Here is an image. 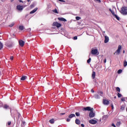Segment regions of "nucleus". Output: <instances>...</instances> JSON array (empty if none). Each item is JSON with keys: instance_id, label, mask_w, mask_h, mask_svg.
I'll use <instances>...</instances> for the list:
<instances>
[{"instance_id": "423d86ee", "label": "nucleus", "mask_w": 127, "mask_h": 127, "mask_svg": "<svg viewBox=\"0 0 127 127\" xmlns=\"http://www.w3.org/2000/svg\"><path fill=\"white\" fill-rule=\"evenodd\" d=\"M89 124H91V125H96V124H97L98 123V121H97L94 119H92L89 121Z\"/></svg>"}, {"instance_id": "603ef678", "label": "nucleus", "mask_w": 127, "mask_h": 127, "mask_svg": "<svg viewBox=\"0 0 127 127\" xmlns=\"http://www.w3.org/2000/svg\"><path fill=\"white\" fill-rule=\"evenodd\" d=\"M11 2H12L13 1V0H10Z\"/></svg>"}, {"instance_id": "1a4fd4ad", "label": "nucleus", "mask_w": 127, "mask_h": 127, "mask_svg": "<svg viewBox=\"0 0 127 127\" xmlns=\"http://www.w3.org/2000/svg\"><path fill=\"white\" fill-rule=\"evenodd\" d=\"M103 104L104 105H106L107 106H108V105H109V104H110V101H109L108 100L104 99L103 100Z\"/></svg>"}, {"instance_id": "393cba45", "label": "nucleus", "mask_w": 127, "mask_h": 127, "mask_svg": "<svg viewBox=\"0 0 127 127\" xmlns=\"http://www.w3.org/2000/svg\"><path fill=\"white\" fill-rule=\"evenodd\" d=\"M53 12H54L55 13H57V14L59 13V12L57 10V9H55L53 10Z\"/></svg>"}, {"instance_id": "5fc2aeb1", "label": "nucleus", "mask_w": 127, "mask_h": 127, "mask_svg": "<svg viewBox=\"0 0 127 127\" xmlns=\"http://www.w3.org/2000/svg\"><path fill=\"white\" fill-rule=\"evenodd\" d=\"M114 99H117V96H115Z\"/></svg>"}, {"instance_id": "a19ab883", "label": "nucleus", "mask_w": 127, "mask_h": 127, "mask_svg": "<svg viewBox=\"0 0 127 127\" xmlns=\"http://www.w3.org/2000/svg\"><path fill=\"white\" fill-rule=\"evenodd\" d=\"M11 124V122H8L7 123V125H8V126H10Z\"/></svg>"}, {"instance_id": "ea45409f", "label": "nucleus", "mask_w": 127, "mask_h": 127, "mask_svg": "<svg viewBox=\"0 0 127 127\" xmlns=\"http://www.w3.org/2000/svg\"><path fill=\"white\" fill-rule=\"evenodd\" d=\"M77 38H78L77 37V36H75V37H73L74 40H77Z\"/></svg>"}, {"instance_id": "39448f33", "label": "nucleus", "mask_w": 127, "mask_h": 127, "mask_svg": "<svg viewBox=\"0 0 127 127\" xmlns=\"http://www.w3.org/2000/svg\"><path fill=\"white\" fill-rule=\"evenodd\" d=\"M91 54H92V55H99V54H98V49H93L91 50Z\"/></svg>"}, {"instance_id": "a878e982", "label": "nucleus", "mask_w": 127, "mask_h": 127, "mask_svg": "<svg viewBox=\"0 0 127 127\" xmlns=\"http://www.w3.org/2000/svg\"><path fill=\"white\" fill-rule=\"evenodd\" d=\"M127 61H124V67H127Z\"/></svg>"}, {"instance_id": "864d4df0", "label": "nucleus", "mask_w": 127, "mask_h": 127, "mask_svg": "<svg viewBox=\"0 0 127 127\" xmlns=\"http://www.w3.org/2000/svg\"><path fill=\"white\" fill-rule=\"evenodd\" d=\"M28 30H29L30 31L31 30V29L30 28H29Z\"/></svg>"}, {"instance_id": "f3484780", "label": "nucleus", "mask_w": 127, "mask_h": 127, "mask_svg": "<svg viewBox=\"0 0 127 127\" xmlns=\"http://www.w3.org/2000/svg\"><path fill=\"white\" fill-rule=\"evenodd\" d=\"M92 79H95L96 77V72L93 71L92 74Z\"/></svg>"}, {"instance_id": "7c9ffc66", "label": "nucleus", "mask_w": 127, "mask_h": 127, "mask_svg": "<svg viewBox=\"0 0 127 127\" xmlns=\"http://www.w3.org/2000/svg\"><path fill=\"white\" fill-rule=\"evenodd\" d=\"M75 115L76 116V117H80V113L76 112L75 113Z\"/></svg>"}, {"instance_id": "4be33fe9", "label": "nucleus", "mask_w": 127, "mask_h": 127, "mask_svg": "<svg viewBox=\"0 0 127 127\" xmlns=\"http://www.w3.org/2000/svg\"><path fill=\"white\" fill-rule=\"evenodd\" d=\"M19 30H23V29H24V27L23 26H19Z\"/></svg>"}, {"instance_id": "b1692460", "label": "nucleus", "mask_w": 127, "mask_h": 127, "mask_svg": "<svg viewBox=\"0 0 127 127\" xmlns=\"http://www.w3.org/2000/svg\"><path fill=\"white\" fill-rule=\"evenodd\" d=\"M97 93L99 94V95H100L101 97H103V91H98Z\"/></svg>"}, {"instance_id": "2f4dec72", "label": "nucleus", "mask_w": 127, "mask_h": 127, "mask_svg": "<svg viewBox=\"0 0 127 127\" xmlns=\"http://www.w3.org/2000/svg\"><path fill=\"white\" fill-rule=\"evenodd\" d=\"M75 19H76V20H80V19H81V18L79 16H76L75 17Z\"/></svg>"}, {"instance_id": "ddd939ff", "label": "nucleus", "mask_w": 127, "mask_h": 127, "mask_svg": "<svg viewBox=\"0 0 127 127\" xmlns=\"http://www.w3.org/2000/svg\"><path fill=\"white\" fill-rule=\"evenodd\" d=\"M75 117H76V115L75 114H70L68 116L69 119H72V118H75Z\"/></svg>"}, {"instance_id": "79ce46f5", "label": "nucleus", "mask_w": 127, "mask_h": 127, "mask_svg": "<svg viewBox=\"0 0 127 127\" xmlns=\"http://www.w3.org/2000/svg\"><path fill=\"white\" fill-rule=\"evenodd\" d=\"M64 115H65V113H60V116H64Z\"/></svg>"}, {"instance_id": "09e8293b", "label": "nucleus", "mask_w": 127, "mask_h": 127, "mask_svg": "<svg viewBox=\"0 0 127 127\" xmlns=\"http://www.w3.org/2000/svg\"><path fill=\"white\" fill-rule=\"evenodd\" d=\"M106 62H107V60H106V59H105V60H104V63H106Z\"/></svg>"}, {"instance_id": "c756f323", "label": "nucleus", "mask_w": 127, "mask_h": 127, "mask_svg": "<svg viewBox=\"0 0 127 127\" xmlns=\"http://www.w3.org/2000/svg\"><path fill=\"white\" fill-rule=\"evenodd\" d=\"M116 91H117V92H121V89L120 88V87H117L116 88Z\"/></svg>"}, {"instance_id": "6ab92c4d", "label": "nucleus", "mask_w": 127, "mask_h": 127, "mask_svg": "<svg viewBox=\"0 0 127 127\" xmlns=\"http://www.w3.org/2000/svg\"><path fill=\"white\" fill-rule=\"evenodd\" d=\"M125 109H126V106L122 105L121 107V111H125Z\"/></svg>"}, {"instance_id": "9b49d317", "label": "nucleus", "mask_w": 127, "mask_h": 127, "mask_svg": "<svg viewBox=\"0 0 127 127\" xmlns=\"http://www.w3.org/2000/svg\"><path fill=\"white\" fill-rule=\"evenodd\" d=\"M109 37H108L107 36H105L104 43H108V42H109Z\"/></svg>"}, {"instance_id": "bb28decb", "label": "nucleus", "mask_w": 127, "mask_h": 127, "mask_svg": "<svg viewBox=\"0 0 127 127\" xmlns=\"http://www.w3.org/2000/svg\"><path fill=\"white\" fill-rule=\"evenodd\" d=\"M113 16H115L116 18V19H117V20H120L119 17L118 16V15H117L116 14L114 15H113Z\"/></svg>"}, {"instance_id": "f257e3e1", "label": "nucleus", "mask_w": 127, "mask_h": 127, "mask_svg": "<svg viewBox=\"0 0 127 127\" xmlns=\"http://www.w3.org/2000/svg\"><path fill=\"white\" fill-rule=\"evenodd\" d=\"M120 12L122 14H123V15H127V7L126 6L122 7Z\"/></svg>"}, {"instance_id": "cd10ccee", "label": "nucleus", "mask_w": 127, "mask_h": 127, "mask_svg": "<svg viewBox=\"0 0 127 127\" xmlns=\"http://www.w3.org/2000/svg\"><path fill=\"white\" fill-rule=\"evenodd\" d=\"M3 108L4 109H8V108H9V106H8V105H5L3 106Z\"/></svg>"}, {"instance_id": "473e14b6", "label": "nucleus", "mask_w": 127, "mask_h": 127, "mask_svg": "<svg viewBox=\"0 0 127 127\" xmlns=\"http://www.w3.org/2000/svg\"><path fill=\"white\" fill-rule=\"evenodd\" d=\"M14 25V23H12L11 24L9 25V27H12Z\"/></svg>"}, {"instance_id": "412c9836", "label": "nucleus", "mask_w": 127, "mask_h": 127, "mask_svg": "<svg viewBox=\"0 0 127 127\" xmlns=\"http://www.w3.org/2000/svg\"><path fill=\"white\" fill-rule=\"evenodd\" d=\"M26 79V76L24 75V76H22L20 80L21 81H24V80H25Z\"/></svg>"}, {"instance_id": "8fccbe9b", "label": "nucleus", "mask_w": 127, "mask_h": 127, "mask_svg": "<svg viewBox=\"0 0 127 127\" xmlns=\"http://www.w3.org/2000/svg\"><path fill=\"white\" fill-rule=\"evenodd\" d=\"M60 1H62V2H63L64 1V0H59Z\"/></svg>"}, {"instance_id": "dca6fc26", "label": "nucleus", "mask_w": 127, "mask_h": 127, "mask_svg": "<svg viewBox=\"0 0 127 127\" xmlns=\"http://www.w3.org/2000/svg\"><path fill=\"white\" fill-rule=\"evenodd\" d=\"M75 124L76 125H80L81 124V121L79 119H76L75 120Z\"/></svg>"}, {"instance_id": "052dcab7", "label": "nucleus", "mask_w": 127, "mask_h": 127, "mask_svg": "<svg viewBox=\"0 0 127 127\" xmlns=\"http://www.w3.org/2000/svg\"><path fill=\"white\" fill-rule=\"evenodd\" d=\"M102 115H104V113H102Z\"/></svg>"}, {"instance_id": "13d9d810", "label": "nucleus", "mask_w": 127, "mask_h": 127, "mask_svg": "<svg viewBox=\"0 0 127 127\" xmlns=\"http://www.w3.org/2000/svg\"><path fill=\"white\" fill-rule=\"evenodd\" d=\"M1 75V73H0V76Z\"/></svg>"}, {"instance_id": "c03bdc74", "label": "nucleus", "mask_w": 127, "mask_h": 127, "mask_svg": "<svg viewBox=\"0 0 127 127\" xmlns=\"http://www.w3.org/2000/svg\"><path fill=\"white\" fill-rule=\"evenodd\" d=\"M10 60H13V57L12 56L10 57Z\"/></svg>"}, {"instance_id": "20e7f679", "label": "nucleus", "mask_w": 127, "mask_h": 127, "mask_svg": "<svg viewBox=\"0 0 127 127\" xmlns=\"http://www.w3.org/2000/svg\"><path fill=\"white\" fill-rule=\"evenodd\" d=\"M94 109L92 108V110L89 112V118H94L95 116V113L93 112Z\"/></svg>"}, {"instance_id": "f03ea898", "label": "nucleus", "mask_w": 127, "mask_h": 127, "mask_svg": "<svg viewBox=\"0 0 127 127\" xmlns=\"http://www.w3.org/2000/svg\"><path fill=\"white\" fill-rule=\"evenodd\" d=\"M26 6H27V5H18L16 6V8L17 10H19V11H22V10H23V8H24V7H26Z\"/></svg>"}, {"instance_id": "e433bc0d", "label": "nucleus", "mask_w": 127, "mask_h": 127, "mask_svg": "<svg viewBox=\"0 0 127 127\" xmlns=\"http://www.w3.org/2000/svg\"><path fill=\"white\" fill-rule=\"evenodd\" d=\"M121 101H122V102H125V101H126V98H122Z\"/></svg>"}, {"instance_id": "49530a36", "label": "nucleus", "mask_w": 127, "mask_h": 127, "mask_svg": "<svg viewBox=\"0 0 127 127\" xmlns=\"http://www.w3.org/2000/svg\"><path fill=\"white\" fill-rule=\"evenodd\" d=\"M81 126L82 127H85V125H84V124H81Z\"/></svg>"}, {"instance_id": "aec40b11", "label": "nucleus", "mask_w": 127, "mask_h": 127, "mask_svg": "<svg viewBox=\"0 0 127 127\" xmlns=\"http://www.w3.org/2000/svg\"><path fill=\"white\" fill-rule=\"evenodd\" d=\"M108 117L109 116L108 115H104L102 117V120H106V119H108Z\"/></svg>"}, {"instance_id": "4c0bfd02", "label": "nucleus", "mask_w": 127, "mask_h": 127, "mask_svg": "<svg viewBox=\"0 0 127 127\" xmlns=\"http://www.w3.org/2000/svg\"><path fill=\"white\" fill-rule=\"evenodd\" d=\"M91 62V58H90L88 60H87V63H90Z\"/></svg>"}, {"instance_id": "c9c22d12", "label": "nucleus", "mask_w": 127, "mask_h": 127, "mask_svg": "<svg viewBox=\"0 0 127 127\" xmlns=\"http://www.w3.org/2000/svg\"><path fill=\"white\" fill-rule=\"evenodd\" d=\"M2 47H3L2 44L0 42V49H1Z\"/></svg>"}, {"instance_id": "a18cd8bd", "label": "nucleus", "mask_w": 127, "mask_h": 127, "mask_svg": "<svg viewBox=\"0 0 127 127\" xmlns=\"http://www.w3.org/2000/svg\"><path fill=\"white\" fill-rule=\"evenodd\" d=\"M91 93H94L95 91H94V90L91 89Z\"/></svg>"}, {"instance_id": "f704fd0d", "label": "nucleus", "mask_w": 127, "mask_h": 127, "mask_svg": "<svg viewBox=\"0 0 127 127\" xmlns=\"http://www.w3.org/2000/svg\"><path fill=\"white\" fill-rule=\"evenodd\" d=\"M71 121V118H67L66 119V122H67V123H69V122H70Z\"/></svg>"}, {"instance_id": "de8ad7c7", "label": "nucleus", "mask_w": 127, "mask_h": 127, "mask_svg": "<svg viewBox=\"0 0 127 127\" xmlns=\"http://www.w3.org/2000/svg\"><path fill=\"white\" fill-rule=\"evenodd\" d=\"M19 2H22L23 3V1H22L21 0H19Z\"/></svg>"}, {"instance_id": "4d7b16f0", "label": "nucleus", "mask_w": 127, "mask_h": 127, "mask_svg": "<svg viewBox=\"0 0 127 127\" xmlns=\"http://www.w3.org/2000/svg\"><path fill=\"white\" fill-rule=\"evenodd\" d=\"M125 51H123V53H125Z\"/></svg>"}, {"instance_id": "6e6d98bb", "label": "nucleus", "mask_w": 127, "mask_h": 127, "mask_svg": "<svg viewBox=\"0 0 127 127\" xmlns=\"http://www.w3.org/2000/svg\"><path fill=\"white\" fill-rule=\"evenodd\" d=\"M27 1H28V2H29V1H30V0H27Z\"/></svg>"}, {"instance_id": "2eb2a0df", "label": "nucleus", "mask_w": 127, "mask_h": 127, "mask_svg": "<svg viewBox=\"0 0 127 127\" xmlns=\"http://www.w3.org/2000/svg\"><path fill=\"white\" fill-rule=\"evenodd\" d=\"M93 97L95 98V99H100V95L98 94H96L94 95Z\"/></svg>"}, {"instance_id": "3c124183", "label": "nucleus", "mask_w": 127, "mask_h": 127, "mask_svg": "<svg viewBox=\"0 0 127 127\" xmlns=\"http://www.w3.org/2000/svg\"><path fill=\"white\" fill-rule=\"evenodd\" d=\"M20 117V114H18V118H19Z\"/></svg>"}, {"instance_id": "a211bd4d", "label": "nucleus", "mask_w": 127, "mask_h": 127, "mask_svg": "<svg viewBox=\"0 0 127 127\" xmlns=\"http://www.w3.org/2000/svg\"><path fill=\"white\" fill-rule=\"evenodd\" d=\"M55 122V120L54 119H52L50 120H49V123H50V124H54Z\"/></svg>"}, {"instance_id": "bf43d9fd", "label": "nucleus", "mask_w": 127, "mask_h": 127, "mask_svg": "<svg viewBox=\"0 0 127 127\" xmlns=\"http://www.w3.org/2000/svg\"><path fill=\"white\" fill-rule=\"evenodd\" d=\"M27 15H26V16H27Z\"/></svg>"}, {"instance_id": "72a5a7b5", "label": "nucleus", "mask_w": 127, "mask_h": 127, "mask_svg": "<svg viewBox=\"0 0 127 127\" xmlns=\"http://www.w3.org/2000/svg\"><path fill=\"white\" fill-rule=\"evenodd\" d=\"M122 94H121V93H118V98H121V97H122Z\"/></svg>"}, {"instance_id": "5701e85b", "label": "nucleus", "mask_w": 127, "mask_h": 127, "mask_svg": "<svg viewBox=\"0 0 127 127\" xmlns=\"http://www.w3.org/2000/svg\"><path fill=\"white\" fill-rule=\"evenodd\" d=\"M109 10L111 12V13L113 14V16L116 14H115V11H114L112 9L110 8Z\"/></svg>"}, {"instance_id": "9d476101", "label": "nucleus", "mask_w": 127, "mask_h": 127, "mask_svg": "<svg viewBox=\"0 0 127 127\" xmlns=\"http://www.w3.org/2000/svg\"><path fill=\"white\" fill-rule=\"evenodd\" d=\"M37 9H38V7L35 8L33 10H32V11L30 12V14H32V13H34L35 12H36V11H37Z\"/></svg>"}, {"instance_id": "37998d69", "label": "nucleus", "mask_w": 127, "mask_h": 127, "mask_svg": "<svg viewBox=\"0 0 127 127\" xmlns=\"http://www.w3.org/2000/svg\"><path fill=\"white\" fill-rule=\"evenodd\" d=\"M111 107L112 108V110H114V105L113 104H111Z\"/></svg>"}, {"instance_id": "58836bf2", "label": "nucleus", "mask_w": 127, "mask_h": 127, "mask_svg": "<svg viewBox=\"0 0 127 127\" xmlns=\"http://www.w3.org/2000/svg\"><path fill=\"white\" fill-rule=\"evenodd\" d=\"M94 1H97V2H101V0H94Z\"/></svg>"}, {"instance_id": "7ed1b4c3", "label": "nucleus", "mask_w": 127, "mask_h": 127, "mask_svg": "<svg viewBox=\"0 0 127 127\" xmlns=\"http://www.w3.org/2000/svg\"><path fill=\"white\" fill-rule=\"evenodd\" d=\"M121 50H122V46L119 45L118 50L114 53L117 54V55H120V53H121Z\"/></svg>"}, {"instance_id": "c85d7f7f", "label": "nucleus", "mask_w": 127, "mask_h": 127, "mask_svg": "<svg viewBox=\"0 0 127 127\" xmlns=\"http://www.w3.org/2000/svg\"><path fill=\"white\" fill-rule=\"evenodd\" d=\"M123 72V70H122V69H119V70H118V74H121V73H122Z\"/></svg>"}, {"instance_id": "f8f14e48", "label": "nucleus", "mask_w": 127, "mask_h": 127, "mask_svg": "<svg viewBox=\"0 0 127 127\" xmlns=\"http://www.w3.org/2000/svg\"><path fill=\"white\" fill-rule=\"evenodd\" d=\"M59 20H60L61 21H64V22H65V21H67V20L66 19L63 18V17H59L58 18Z\"/></svg>"}, {"instance_id": "6e6552de", "label": "nucleus", "mask_w": 127, "mask_h": 127, "mask_svg": "<svg viewBox=\"0 0 127 127\" xmlns=\"http://www.w3.org/2000/svg\"><path fill=\"white\" fill-rule=\"evenodd\" d=\"M54 26H56L58 28L61 27V24L57 22H55L53 23Z\"/></svg>"}, {"instance_id": "4468645a", "label": "nucleus", "mask_w": 127, "mask_h": 127, "mask_svg": "<svg viewBox=\"0 0 127 127\" xmlns=\"http://www.w3.org/2000/svg\"><path fill=\"white\" fill-rule=\"evenodd\" d=\"M19 45L21 46H24V41H22V40H20L19 41Z\"/></svg>"}, {"instance_id": "0eeeda50", "label": "nucleus", "mask_w": 127, "mask_h": 127, "mask_svg": "<svg viewBox=\"0 0 127 127\" xmlns=\"http://www.w3.org/2000/svg\"><path fill=\"white\" fill-rule=\"evenodd\" d=\"M83 111H88V112H91L92 111V108L90 107H86L83 108Z\"/></svg>"}]
</instances>
